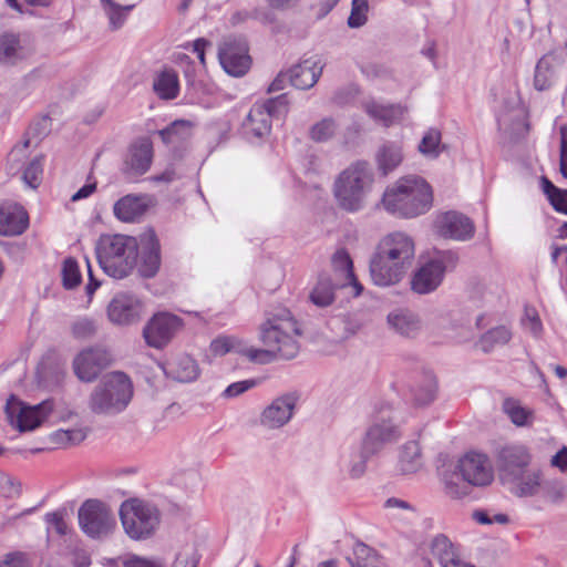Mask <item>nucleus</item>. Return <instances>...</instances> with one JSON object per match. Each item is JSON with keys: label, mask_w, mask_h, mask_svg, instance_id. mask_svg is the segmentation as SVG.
<instances>
[{"label": "nucleus", "mask_w": 567, "mask_h": 567, "mask_svg": "<svg viewBox=\"0 0 567 567\" xmlns=\"http://www.w3.org/2000/svg\"><path fill=\"white\" fill-rule=\"evenodd\" d=\"M441 156L447 161L452 159L451 145L442 140L440 130L431 127L427 130V162Z\"/></svg>", "instance_id": "a19ab883"}, {"label": "nucleus", "mask_w": 567, "mask_h": 567, "mask_svg": "<svg viewBox=\"0 0 567 567\" xmlns=\"http://www.w3.org/2000/svg\"><path fill=\"white\" fill-rule=\"evenodd\" d=\"M124 567H163L164 564L159 558H147L137 555H128L124 561Z\"/></svg>", "instance_id": "13d9d810"}, {"label": "nucleus", "mask_w": 567, "mask_h": 567, "mask_svg": "<svg viewBox=\"0 0 567 567\" xmlns=\"http://www.w3.org/2000/svg\"><path fill=\"white\" fill-rule=\"evenodd\" d=\"M257 382L255 380H243L238 382H234L229 384L221 393V396L225 399L237 398L246 391L256 386Z\"/></svg>", "instance_id": "6e6d98bb"}, {"label": "nucleus", "mask_w": 567, "mask_h": 567, "mask_svg": "<svg viewBox=\"0 0 567 567\" xmlns=\"http://www.w3.org/2000/svg\"><path fill=\"white\" fill-rule=\"evenodd\" d=\"M511 492L518 497H528L537 494L540 486V472H529L527 468L516 482H507Z\"/></svg>", "instance_id": "c9c22d12"}, {"label": "nucleus", "mask_w": 567, "mask_h": 567, "mask_svg": "<svg viewBox=\"0 0 567 567\" xmlns=\"http://www.w3.org/2000/svg\"><path fill=\"white\" fill-rule=\"evenodd\" d=\"M86 433L82 429L59 430L53 433V439L61 444H76L82 442Z\"/></svg>", "instance_id": "864d4df0"}, {"label": "nucleus", "mask_w": 567, "mask_h": 567, "mask_svg": "<svg viewBox=\"0 0 567 567\" xmlns=\"http://www.w3.org/2000/svg\"><path fill=\"white\" fill-rule=\"evenodd\" d=\"M209 350L215 357L234 352L247 358L250 362H262L268 358L267 351H259L252 344L235 336H219L210 342Z\"/></svg>", "instance_id": "412c9836"}, {"label": "nucleus", "mask_w": 567, "mask_h": 567, "mask_svg": "<svg viewBox=\"0 0 567 567\" xmlns=\"http://www.w3.org/2000/svg\"><path fill=\"white\" fill-rule=\"evenodd\" d=\"M332 265L334 270L344 277L342 286H350L353 289V296H359L363 287L353 275L350 256L344 250H339L333 255Z\"/></svg>", "instance_id": "f704fd0d"}, {"label": "nucleus", "mask_w": 567, "mask_h": 567, "mask_svg": "<svg viewBox=\"0 0 567 567\" xmlns=\"http://www.w3.org/2000/svg\"><path fill=\"white\" fill-rule=\"evenodd\" d=\"M161 267L159 244L153 233L145 234L142 239V250L137 264L138 274L144 278L154 277Z\"/></svg>", "instance_id": "cd10ccee"}, {"label": "nucleus", "mask_w": 567, "mask_h": 567, "mask_svg": "<svg viewBox=\"0 0 567 567\" xmlns=\"http://www.w3.org/2000/svg\"><path fill=\"white\" fill-rule=\"evenodd\" d=\"M118 514L125 534L134 540L150 538L161 522L157 507L138 498L123 502Z\"/></svg>", "instance_id": "6e6552de"}, {"label": "nucleus", "mask_w": 567, "mask_h": 567, "mask_svg": "<svg viewBox=\"0 0 567 567\" xmlns=\"http://www.w3.org/2000/svg\"><path fill=\"white\" fill-rule=\"evenodd\" d=\"M411 290L415 293H425V266H419L417 269L412 274L410 280Z\"/></svg>", "instance_id": "052dcab7"}, {"label": "nucleus", "mask_w": 567, "mask_h": 567, "mask_svg": "<svg viewBox=\"0 0 567 567\" xmlns=\"http://www.w3.org/2000/svg\"><path fill=\"white\" fill-rule=\"evenodd\" d=\"M33 47L25 37L13 32L0 34V65L17 66L33 55Z\"/></svg>", "instance_id": "6ab92c4d"}, {"label": "nucleus", "mask_w": 567, "mask_h": 567, "mask_svg": "<svg viewBox=\"0 0 567 567\" xmlns=\"http://www.w3.org/2000/svg\"><path fill=\"white\" fill-rule=\"evenodd\" d=\"M42 176L43 156H37L23 167L21 179L27 187L35 189L41 184Z\"/></svg>", "instance_id": "49530a36"}, {"label": "nucleus", "mask_w": 567, "mask_h": 567, "mask_svg": "<svg viewBox=\"0 0 567 567\" xmlns=\"http://www.w3.org/2000/svg\"><path fill=\"white\" fill-rule=\"evenodd\" d=\"M147 209L144 196L126 195L113 206L115 217L125 223H132L141 218Z\"/></svg>", "instance_id": "c756f323"}, {"label": "nucleus", "mask_w": 567, "mask_h": 567, "mask_svg": "<svg viewBox=\"0 0 567 567\" xmlns=\"http://www.w3.org/2000/svg\"><path fill=\"white\" fill-rule=\"evenodd\" d=\"M435 231L443 238L467 241L474 237L473 220L462 213L454 210L440 214L434 220Z\"/></svg>", "instance_id": "f3484780"}, {"label": "nucleus", "mask_w": 567, "mask_h": 567, "mask_svg": "<svg viewBox=\"0 0 567 567\" xmlns=\"http://www.w3.org/2000/svg\"><path fill=\"white\" fill-rule=\"evenodd\" d=\"M152 157V143L148 140H140L131 146L126 165L133 173L144 174L151 166Z\"/></svg>", "instance_id": "7c9ffc66"}, {"label": "nucleus", "mask_w": 567, "mask_h": 567, "mask_svg": "<svg viewBox=\"0 0 567 567\" xmlns=\"http://www.w3.org/2000/svg\"><path fill=\"white\" fill-rule=\"evenodd\" d=\"M193 125L189 121L177 120L164 130L158 131L162 141L169 145L179 144L192 135Z\"/></svg>", "instance_id": "ea45409f"}, {"label": "nucleus", "mask_w": 567, "mask_h": 567, "mask_svg": "<svg viewBox=\"0 0 567 567\" xmlns=\"http://www.w3.org/2000/svg\"><path fill=\"white\" fill-rule=\"evenodd\" d=\"M503 410L517 426H526L530 423L533 411L522 406L519 401L513 398L504 400Z\"/></svg>", "instance_id": "79ce46f5"}, {"label": "nucleus", "mask_w": 567, "mask_h": 567, "mask_svg": "<svg viewBox=\"0 0 567 567\" xmlns=\"http://www.w3.org/2000/svg\"><path fill=\"white\" fill-rule=\"evenodd\" d=\"M286 107L287 102L282 95L269 99L262 103H255L244 122V130L246 134H250L255 137H264L268 135L271 130V117L286 111Z\"/></svg>", "instance_id": "4468645a"}, {"label": "nucleus", "mask_w": 567, "mask_h": 567, "mask_svg": "<svg viewBox=\"0 0 567 567\" xmlns=\"http://www.w3.org/2000/svg\"><path fill=\"white\" fill-rule=\"evenodd\" d=\"M209 45H210V43L203 38H199L192 43L193 51L197 54V58L203 65H205V63H206L205 51H206V48Z\"/></svg>", "instance_id": "e2e57ef3"}, {"label": "nucleus", "mask_w": 567, "mask_h": 567, "mask_svg": "<svg viewBox=\"0 0 567 567\" xmlns=\"http://www.w3.org/2000/svg\"><path fill=\"white\" fill-rule=\"evenodd\" d=\"M20 494V484L9 474L0 472V496L13 498Z\"/></svg>", "instance_id": "5fc2aeb1"}, {"label": "nucleus", "mask_w": 567, "mask_h": 567, "mask_svg": "<svg viewBox=\"0 0 567 567\" xmlns=\"http://www.w3.org/2000/svg\"><path fill=\"white\" fill-rule=\"evenodd\" d=\"M526 316L529 320V328L534 336H538L543 329L542 321L536 313L535 310H533V313L529 312V310H526Z\"/></svg>", "instance_id": "69168bd1"}, {"label": "nucleus", "mask_w": 567, "mask_h": 567, "mask_svg": "<svg viewBox=\"0 0 567 567\" xmlns=\"http://www.w3.org/2000/svg\"><path fill=\"white\" fill-rule=\"evenodd\" d=\"M337 132V124L331 118H323L316 123L310 130V136L316 142H326Z\"/></svg>", "instance_id": "3c124183"}, {"label": "nucleus", "mask_w": 567, "mask_h": 567, "mask_svg": "<svg viewBox=\"0 0 567 567\" xmlns=\"http://www.w3.org/2000/svg\"><path fill=\"white\" fill-rule=\"evenodd\" d=\"M166 373L179 382H192L199 375V369L194 359L179 355L166 363Z\"/></svg>", "instance_id": "2f4dec72"}, {"label": "nucleus", "mask_w": 567, "mask_h": 567, "mask_svg": "<svg viewBox=\"0 0 567 567\" xmlns=\"http://www.w3.org/2000/svg\"><path fill=\"white\" fill-rule=\"evenodd\" d=\"M415 258L414 239L403 231L385 235L378 244L370 260L372 281L380 287L395 285L402 280Z\"/></svg>", "instance_id": "f257e3e1"}, {"label": "nucleus", "mask_w": 567, "mask_h": 567, "mask_svg": "<svg viewBox=\"0 0 567 567\" xmlns=\"http://www.w3.org/2000/svg\"><path fill=\"white\" fill-rule=\"evenodd\" d=\"M512 339L511 330L505 326H498L486 331L478 340V348L489 353L495 348L505 346Z\"/></svg>", "instance_id": "4c0bfd02"}, {"label": "nucleus", "mask_w": 567, "mask_h": 567, "mask_svg": "<svg viewBox=\"0 0 567 567\" xmlns=\"http://www.w3.org/2000/svg\"><path fill=\"white\" fill-rule=\"evenodd\" d=\"M372 452H367L365 446L360 445L350 446L340 454L339 470L341 474L350 480L361 478L367 472V464Z\"/></svg>", "instance_id": "b1692460"}, {"label": "nucleus", "mask_w": 567, "mask_h": 567, "mask_svg": "<svg viewBox=\"0 0 567 567\" xmlns=\"http://www.w3.org/2000/svg\"><path fill=\"white\" fill-rule=\"evenodd\" d=\"M431 553L437 558L441 567L457 556L453 544L443 534L436 535L431 542Z\"/></svg>", "instance_id": "37998d69"}, {"label": "nucleus", "mask_w": 567, "mask_h": 567, "mask_svg": "<svg viewBox=\"0 0 567 567\" xmlns=\"http://www.w3.org/2000/svg\"><path fill=\"white\" fill-rule=\"evenodd\" d=\"M29 226V216L24 208L18 204L0 206V235L19 236Z\"/></svg>", "instance_id": "bb28decb"}, {"label": "nucleus", "mask_w": 567, "mask_h": 567, "mask_svg": "<svg viewBox=\"0 0 567 567\" xmlns=\"http://www.w3.org/2000/svg\"><path fill=\"white\" fill-rule=\"evenodd\" d=\"M299 402L297 392H287L274 398L260 412L259 424L267 431H277L293 419Z\"/></svg>", "instance_id": "f8f14e48"}, {"label": "nucleus", "mask_w": 567, "mask_h": 567, "mask_svg": "<svg viewBox=\"0 0 567 567\" xmlns=\"http://www.w3.org/2000/svg\"><path fill=\"white\" fill-rule=\"evenodd\" d=\"M96 330V326L92 319H78L72 326V332L76 338L84 339L92 336Z\"/></svg>", "instance_id": "4d7b16f0"}, {"label": "nucleus", "mask_w": 567, "mask_h": 567, "mask_svg": "<svg viewBox=\"0 0 567 567\" xmlns=\"http://www.w3.org/2000/svg\"><path fill=\"white\" fill-rule=\"evenodd\" d=\"M437 463V475L452 498H462L468 495L470 486H487L494 478L488 456L475 451L465 453L456 464L442 455Z\"/></svg>", "instance_id": "f03ea898"}, {"label": "nucleus", "mask_w": 567, "mask_h": 567, "mask_svg": "<svg viewBox=\"0 0 567 567\" xmlns=\"http://www.w3.org/2000/svg\"><path fill=\"white\" fill-rule=\"evenodd\" d=\"M374 184V172L364 161H358L336 177L332 186L337 205L347 212L354 213L367 206Z\"/></svg>", "instance_id": "7ed1b4c3"}, {"label": "nucleus", "mask_w": 567, "mask_h": 567, "mask_svg": "<svg viewBox=\"0 0 567 567\" xmlns=\"http://www.w3.org/2000/svg\"><path fill=\"white\" fill-rule=\"evenodd\" d=\"M350 564L352 567H388L385 559L363 543L354 545Z\"/></svg>", "instance_id": "e433bc0d"}, {"label": "nucleus", "mask_w": 567, "mask_h": 567, "mask_svg": "<svg viewBox=\"0 0 567 567\" xmlns=\"http://www.w3.org/2000/svg\"><path fill=\"white\" fill-rule=\"evenodd\" d=\"M458 264V255L453 250L433 249L427 251V293L436 290L447 271H453Z\"/></svg>", "instance_id": "4be33fe9"}, {"label": "nucleus", "mask_w": 567, "mask_h": 567, "mask_svg": "<svg viewBox=\"0 0 567 567\" xmlns=\"http://www.w3.org/2000/svg\"><path fill=\"white\" fill-rule=\"evenodd\" d=\"M532 456L526 446L509 444L502 446L496 453V466L503 484L516 482L528 467Z\"/></svg>", "instance_id": "ddd939ff"}, {"label": "nucleus", "mask_w": 567, "mask_h": 567, "mask_svg": "<svg viewBox=\"0 0 567 567\" xmlns=\"http://www.w3.org/2000/svg\"><path fill=\"white\" fill-rule=\"evenodd\" d=\"M82 276L79 262L73 257H68L62 264V281L66 289H72L81 284Z\"/></svg>", "instance_id": "8fccbe9b"}, {"label": "nucleus", "mask_w": 567, "mask_h": 567, "mask_svg": "<svg viewBox=\"0 0 567 567\" xmlns=\"http://www.w3.org/2000/svg\"><path fill=\"white\" fill-rule=\"evenodd\" d=\"M78 518L81 530L92 539L106 538L117 527L111 507L97 499L85 501L79 508Z\"/></svg>", "instance_id": "1a4fd4ad"}, {"label": "nucleus", "mask_w": 567, "mask_h": 567, "mask_svg": "<svg viewBox=\"0 0 567 567\" xmlns=\"http://www.w3.org/2000/svg\"><path fill=\"white\" fill-rule=\"evenodd\" d=\"M287 81H289V72L288 73H279L277 78L269 85L270 92H277L285 89Z\"/></svg>", "instance_id": "338daca9"}, {"label": "nucleus", "mask_w": 567, "mask_h": 567, "mask_svg": "<svg viewBox=\"0 0 567 567\" xmlns=\"http://www.w3.org/2000/svg\"><path fill=\"white\" fill-rule=\"evenodd\" d=\"M423 447L424 437L422 431L414 433L413 436L403 444L398 463L401 473L412 474L423 466Z\"/></svg>", "instance_id": "393cba45"}, {"label": "nucleus", "mask_w": 567, "mask_h": 567, "mask_svg": "<svg viewBox=\"0 0 567 567\" xmlns=\"http://www.w3.org/2000/svg\"><path fill=\"white\" fill-rule=\"evenodd\" d=\"M400 431L393 422V411L389 404L375 410L371 425L368 427L362 444L367 452L377 454L382 447L398 440Z\"/></svg>", "instance_id": "9b49d317"}, {"label": "nucleus", "mask_w": 567, "mask_h": 567, "mask_svg": "<svg viewBox=\"0 0 567 567\" xmlns=\"http://www.w3.org/2000/svg\"><path fill=\"white\" fill-rule=\"evenodd\" d=\"M543 192L547 196L553 208L567 215V189L558 188L546 177L542 178Z\"/></svg>", "instance_id": "c03bdc74"}, {"label": "nucleus", "mask_w": 567, "mask_h": 567, "mask_svg": "<svg viewBox=\"0 0 567 567\" xmlns=\"http://www.w3.org/2000/svg\"><path fill=\"white\" fill-rule=\"evenodd\" d=\"M101 9L107 19L109 28L117 31L126 23L134 4H123L118 0H100Z\"/></svg>", "instance_id": "473e14b6"}, {"label": "nucleus", "mask_w": 567, "mask_h": 567, "mask_svg": "<svg viewBox=\"0 0 567 567\" xmlns=\"http://www.w3.org/2000/svg\"><path fill=\"white\" fill-rule=\"evenodd\" d=\"M173 567H196V561L188 555H178Z\"/></svg>", "instance_id": "774afa93"}, {"label": "nucleus", "mask_w": 567, "mask_h": 567, "mask_svg": "<svg viewBox=\"0 0 567 567\" xmlns=\"http://www.w3.org/2000/svg\"><path fill=\"white\" fill-rule=\"evenodd\" d=\"M0 567H28V563L23 555L10 554L0 561Z\"/></svg>", "instance_id": "680f3d73"}, {"label": "nucleus", "mask_w": 567, "mask_h": 567, "mask_svg": "<svg viewBox=\"0 0 567 567\" xmlns=\"http://www.w3.org/2000/svg\"><path fill=\"white\" fill-rule=\"evenodd\" d=\"M311 301L318 307H327L334 299L333 286L329 278H319L317 285L310 293Z\"/></svg>", "instance_id": "09e8293b"}, {"label": "nucleus", "mask_w": 567, "mask_h": 567, "mask_svg": "<svg viewBox=\"0 0 567 567\" xmlns=\"http://www.w3.org/2000/svg\"><path fill=\"white\" fill-rule=\"evenodd\" d=\"M551 465L558 467L561 472H567V447L564 446L551 458Z\"/></svg>", "instance_id": "0e129e2a"}, {"label": "nucleus", "mask_w": 567, "mask_h": 567, "mask_svg": "<svg viewBox=\"0 0 567 567\" xmlns=\"http://www.w3.org/2000/svg\"><path fill=\"white\" fill-rule=\"evenodd\" d=\"M219 63L225 72L231 76L245 75L251 65L248 45L244 39H227L219 47Z\"/></svg>", "instance_id": "dca6fc26"}, {"label": "nucleus", "mask_w": 567, "mask_h": 567, "mask_svg": "<svg viewBox=\"0 0 567 567\" xmlns=\"http://www.w3.org/2000/svg\"><path fill=\"white\" fill-rule=\"evenodd\" d=\"M383 507L390 512V517L396 520H406L416 514V508L413 504L399 497H389L384 502Z\"/></svg>", "instance_id": "a18cd8bd"}, {"label": "nucleus", "mask_w": 567, "mask_h": 567, "mask_svg": "<svg viewBox=\"0 0 567 567\" xmlns=\"http://www.w3.org/2000/svg\"><path fill=\"white\" fill-rule=\"evenodd\" d=\"M153 89L161 99H175L179 92L177 73L172 69L161 71L154 79Z\"/></svg>", "instance_id": "72a5a7b5"}, {"label": "nucleus", "mask_w": 567, "mask_h": 567, "mask_svg": "<svg viewBox=\"0 0 567 567\" xmlns=\"http://www.w3.org/2000/svg\"><path fill=\"white\" fill-rule=\"evenodd\" d=\"M111 357L103 348H87L82 350L73 360L75 375L82 382H92L110 364Z\"/></svg>", "instance_id": "a211bd4d"}, {"label": "nucleus", "mask_w": 567, "mask_h": 567, "mask_svg": "<svg viewBox=\"0 0 567 567\" xmlns=\"http://www.w3.org/2000/svg\"><path fill=\"white\" fill-rule=\"evenodd\" d=\"M322 73V65L317 59H307L289 70V81L300 90L312 87Z\"/></svg>", "instance_id": "c85d7f7f"}, {"label": "nucleus", "mask_w": 567, "mask_h": 567, "mask_svg": "<svg viewBox=\"0 0 567 567\" xmlns=\"http://www.w3.org/2000/svg\"><path fill=\"white\" fill-rule=\"evenodd\" d=\"M386 323L395 333L409 339L415 338L422 330L421 317L405 308L389 312Z\"/></svg>", "instance_id": "a878e982"}, {"label": "nucleus", "mask_w": 567, "mask_h": 567, "mask_svg": "<svg viewBox=\"0 0 567 567\" xmlns=\"http://www.w3.org/2000/svg\"><path fill=\"white\" fill-rule=\"evenodd\" d=\"M143 302L132 293H118L107 307V317L114 324L130 326L137 322L143 315Z\"/></svg>", "instance_id": "aec40b11"}, {"label": "nucleus", "mask_w": 567, "mask_h": 567, "mask_svg": "<svg viewBox=\"0 0 567 567\" xmlns=\"http://www.w3.org/2000/svg\"><path fill=\"white\" fill-rule=\"evenodd\" d=\"M133 396L130 378L122 372L105 375L89 398V409L94 414L114 415L126 409Z\"/></svg>", "instance_id": "423d86ee"}, {"label": "nucleus", "mask_w": 567, "mask_h": 567, "mask_svg": "<svg viewBox=\"0 0 567 567\" xmlns=\"http://www.w3.org/2000/svg\"><path fill=\"white\" fill-rule=\"evenodd\" d=\"M402 158V151L398 144H385L377 153L378 167L384 175L396 168Z\"/></svg>", "instance_id": "58836bf2"}, {"label": "nucleus", "mask_w": 567, "mask_h": 567, "mask_svg": "<svg viewBox=\"0 0 567 567\" xmlns=\"http://www.w3.org/2000/svg\"><path fill=\"white\" fill-rule=\"evenodd\" d=\"M95 250L101 268L110 277L124 278L136 265L137 243L133 237L103 235Z\"/></svg>", "instance_id": "39448f33"}, {"label": "nucleus", "mask_w": 567, "mask_h": 567, "mask_svg": "<svg viewBox=\"0 0 567 567\" xmlns=\"http://www.w3.org/2000/svg\"><path fill=\"white\" fill-rule=\"evenodd\" d=\"M367 111L373 118L380 121L385 126L393 124L403 114V110L400 106H385L375 103L369 104Z\"/></svg>", "instance_id": "de8ad7c7"}, {"label": "nucleus", "mask_w": 567, "mask_h": 567, "mask_svg": "<svg viewBox=\"0 0 567 567\" xmlns=\"http://www.w3.org/2000/svg\"><path fill=\"white\" fill-rule=\"evenodd\" d=\"M298 336V323L288 309L271 313L259 329V340L265 346L259 351H267L268 358L258 363H269L277 355L282 359L295 358L299 351Z\"/></svg>", "instance_id": "20e7f679"}, {"label": "nucleus", "mask_w": 567, "mask_h": 567, "mask_svg": "<svg viewBox=\"0 0 567 567\" xmlns=\"http://www.w3.org/2000/svg\"><path fill=\"white\" fill-rule=\"evenodd\" d=\"M563 71V61L559 56L554 53H547L543 55L534 72V87L537 91H548L554 87L559 79Z\"/></svg>", "instance_id": "5701e85b"}, {"label": "nucleus", "mask_w": 567, "mask_h": 567, "mask_svg": "<svg viewBox=\"0 0 567 567\" xmlns=\"http://www.w3.org/2000/svg\"><path fill=\"white\" fill-rule=\"evenodd\" d=\"M382 204L388 212L401 217L420 215L425 205V181L415 175L398 179L384 192Z\"/></svg>", "instance_id": "0eeeda50"}, {"label": "nucleus", "mask_w": 567, "mask_h": 567, "mask_svg": "<svg viewBox=\"0 0 567 567\" xmlns=\"http://www.w3.org/2000/svg\"><path fill=\"white\" fill-rule=\"evenodd\" d=\"M55 410L56 405L53 401H43L40 404L29 406L14 396L8 399L6 404L8 422L20 432L33 431Z\"/></svg>", "instance_id": "9d476101"}, {"label": "nucleus", "mask_w": 567, "mask_h": 567, "mask_svg": "<svg viewBox=\"0 0 567 567\" xmlns=\"http://www.w3.org/2000/svg\"><path fill=\"white\" fill-rule=\"evenodd\" d=\"M183 321L179 317L159 312L152 317L143 329V337L147 346L162 349L167 346L175 334L182 329Z\"/></svg>", "instance_id": "2eb2a0df"}, {"label": "nucleus", "mask_w": 567, "mask_h": 567, "mask_svg": "<svg viewBox=\"0 0 567 567\" xmlns=\"http://www.w3.org/2000/svg\"><path fill=\"white\" fill-rule=\"evenodd\" d=\"M369 4L367 0H352L351 13L348 18L350 28L362 27L368 19Z\"/></svg>", "instance_id": "603ef678"}, {"label": "nucleus", "mask_w": 567, "mask_h": 567, "mask_svg": "<svg viewBox=\"0 0 567 567\" xmlns=\"http://www.w3.org/2000/svg\"><path fill=\"white\" fill-rule=\"evenodd\" d=\"M45 522L49 525V529L54 530L59 535H64L68 532V524L60 513H48L45 515Z\"/></svg>", "instance_id": "bf43d9fd"}]
</instances>
